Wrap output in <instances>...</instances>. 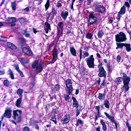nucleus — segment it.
I'll list each match as a JSON object with an SVG mask.
<instances>
[{
  "mask_svg": "<svg viewBox=\"0 0 131 131\" xmlns=\"http://www.w3.org/2000/svg\"><path fill=\"white\" fill-rule=\"evenodd\" d=\"M7 47H8V48L11 50H16V49H17L16 46H15V45L11 42H8Z\"/></svg>",
  "mask_w": 131,
  "mask_h": 131,
  "instance_id": "6ab92c4d",
  "label": "nucleus"
},
{
  "mask_svg": "<svg viewBox=\"0 0 131 131\" xmlns=\"http://www.w3.org/2000/svg\"><path fill=\"white\" fill-rule=\"evenodd\" d=\"M56 91H59L60 88L59 87V85H56L55 86Z\"/></svg>",
  "mask_w": 131,
  "mask_h": 131,
  "instance_id": "e2e57ef3",
  "label": "nucleus"
},
{
  "mask_svg": "<svg viewBox=\"0 0 131 131\" xmlns=\"http://www.w3.org/2000/svg\"><path fill=\"white\" fill-rule=\"evenodd\" d=\"M22 114V111L20 110H14L13 111V119L15 121L19 122L21 121V115Z\"/></svg>",
  "mask_w": 131,
  "mask_h": 131,
  "instance_id": "0eeeda50",
  "label": "nucleus"
},
{
  "mask_svg": "<svg viewBox=\"0 0 131 131\" xmlns=\"http://www.w3.org/2000/svg\"><path fill=\"white\" fill-rule=\"evenodd\" d=\"M19 21L22 25H25V24H26V20H25V19L23 17L20 18Z\"/></svg>",
  "mask_w": 131,
  "mask_h": 131,
  "instance_id": "c9c22d12",
  "label": "nucleus"
},
{
  "mask_svg": "<svg viewBox=\"0 0 131 131\" xmlns=\"http://www.w3.org/2000/svg\"><path fill=\"white\" fill-rule=\"evenodd\" d=\"M91 3H92V0H87V5H88V6H90Z\"/></svg>",
  "mask_w": 131,
  "mask_h": 131,
  "instance_id": "052dcab7",
  "label": "nucleus"
},
{
  "mask_svg": "<svg viewBox=\"0 0 131 131\" xmlns=\"http://www.w3.org/2000/svg\"><path fill=\"white\" fill-rule=\"evenodd\" d=\"M124 47H125L127 52H130L131 51L130 44H128V43L124 44Z\"/></svg>",
  "mask_w": 131,
  "mask_h": 131,
  "instance_id": "f704fd0d",
  "label": "nucleus"
},
{
  "mask_svg": "<svg viewBox=\"0 0 131 131\" xmlns=\"http://www.w3.org/2000/svg\"><path fill=\"white\" fill-rule=\"evenodd\" d=\"M66 88L68 91V95H71L73 92V87L72 86V81L70 79L66 80Z\"/></svg>",
  "mask_w": 131,
  "mask_h": 131,
  "instance_id": "6e6552de",
  "label": "nucleus"
},
{
  "mask_svg": "<svg viewBox=\"0 0 131 131\" xmlns=\"http://www.w3.org/2000/svg\"><path fill=\"white\" fill-rule=\"evenodd\" d=\"M32 67L33 69H35L36 73H40L42 70H43V68L41 63L38 62V61L35 60L32 64Z\"/></svg>",
  "mask_w": 131,
  "mask_h": 131,
  "instance_id": "f03ea898",
  "label": "nucleus"
},
{
  "mask_svg": "<svg viewBox=\"0 0 131 131\" xmlns=\"http://www.w3.org/2000/svg\"><path fill=\"white\" fill-rule=\"evenodd\" d=\"M97 20H98V18H97V16H96V15L93 12L90 13L89 15V23L88 26H91V25H94V24H95L97 23Z\"/></svg>",
  "mask_w": 131,
  "mask_h": 131,
  "instance_id": "39448f33",
  "label": "nucleus"
},
{
  "mask_svg": "<svg viewBox=\"0 0 131 131\" xmlns=\"http://www.w3.org/2000/svg\"><path fill=\"white\" fill-rule=\"evenodd\" d=\"M35 85V83H34V82H31L30 84L31 89H32Z\"/></svg>",
  "mask_w": 131,
  "mask_h": 131,
  "instance_id": "864d4df0",
  "label": "nucleus"
},
{
  "mask_svg": "<svg viewBox=\"0 0 131 131\" xmlns=\"http://www.w3.org/2000/svg\"><path fill=\"white\" fill-rule=\"evenodd\" d=\"M70 51L71 52V54L74 56V57H76V50L74 48V47H71L70 48Z\"/></svg>",
  "mask_w": 131,
  "mask_h": 131,
  "instance_id": "5701e85b",
  "label": "nucleus"
},
{
  "mask_svg": "<svg viewBox=\"0 0 131 131\" xmlns=\"http://www.w3.org/2000/svg\"><path fill=\"white\" fill-rule=\"evenodd\" d=\"M11 5L13 11H16V2H11Z\"/></svg>",
  "mask_w": 131,
  "mask_h": 131,
  "instance_id": "58836bf2",
  "label": "nucleus"
},
{
  "mask_svg": "<svg viewBox=\"0 0 131 131\" xmlns=\"http://www.w3.org/2000/svg\"><path fill=\"white\" fill-rule=\"evenodd\" d=\"M35 128L36 129H37V130L39 129V126H38V125L35 124Z\"/></svg>",
  "mask_w": 131,
  "mask_h": 131,
  "instance_id": "680f3d73",
  "label": "nucleus"
},
{
  "mask_svg": "<svg viewBox=\"0 0 131 131\" xmlns=\"http://www.w3.org/2000/svg\"><path fill=\"white\" fill-rule=\"evenodd\" d=\"M79 114H80V112H79V111L77 110L76 111V116H78V115H79Z\"/></svg>",
  "mask_w": 131,
  "mask_h": 131,
  "instance_id": "bf43d9fd",
  "label": "nucleus"
},
{
  "mask_svg": "<svg viewBox=\"0 0 131 131\" xmlns=\"http://www.w3.org/2000/svg\"><path fill=\"white\" fill-rule=\"evenodd\" d=\"M79 57H80V60H81V58L82 57V50H80V53H79Z\"/></svg>",
  "mask_w": 131,
  "mask_h": 131,
  "instance_id": "4d7b16f0",
  "label": "nucleus"
},
{
  "mask_svg": "<svg viewBox=\"0 0 131 131\" xmlns=\"http://www.w3.org/2000/svg\"><path fill=\"white\" fill-rule=\"evenodd\" d=\"M116 41L117 42H122L123 41H126L127 38H126V35L122 32H120L119 34L115 36Z\"/></svg>",
  "mask_w": 131,
  "mask_h": 131,
  "instance_id": "20e7f679",
  "label": "nucleus"
},
{
  "mask_svg": "<svg viewBox=\"0 0 131 131\" xmlns=\"http://www.w3.org/2000/svg\"><path fill=\"white\" fill-rule=\"evenodd\" d=\"M100 123L102 126V129L104 131L107 130V125H106V123H105V122H104L103 119H101L100 120Z\"/></svg>",
  "mask_w": 131,
  "mask_h": 131,
  "instance_id": "412c9836",
  "label": "nucleus"
},
{
  "mask_svg": "<svg viewBox=\"0 0 131 131\" xmlns=\"http://www.w3.org/2000/svg\"><path fill=\"white\" fill-rule=\"evenodd\" d=\"M51 120L53 121L55 124H57V119H56V117H55V116L53 117H51Z\"/></svg>",
  "mask_w": 131,
  "mask_h": 131,
  "instance_id": "37998d69",
  "label": "nucleus"
},
{
  "mask_svg": "<svg viewBox=\"0 0 131 131\" xmlns=\"http://www.w3.org/2000/svg\"><path fill=\"white\" fill-rule=\"evenodd\" d=\"M121 16L122 14H120V13H118V15L117 16V19H118V22H119V20H120V18H121Z\"/></svg>",
  "mask_w": 131,
  "mask_h": 131,
  "instance_id": "8fccbe9b",
  "label": "nucleus"
},
{
  "mask_svg": "<svg viewBox=\"0 0 131 131\" xmlns=\"http://www.w3.org/2000/svg\"><path fill=\"white\" fill-rule=\"evenodd\" d=\"M92 9L93 11L101 13H105V11H106V8L103 6L100 5L96 2L94 3Z\"/></svg>",
  "mask_w": 131,
  "mask_h": 131,
  "instance_id": "7ed1b4c3",
  "label": "nucleus"
},
{
  "mask_svg": "<svg viewBox=\"0 0 131 131\" xmlns=\"http://www.w3.org/2000/svg\"><path fill=\"white\" fill-rule=\"evenodd\" d=\"M130 81V77L127 76L126 74L123 75V83L122 91L124 92H128L129 91V82Z\"/></svg>",
  "mask_w": 131,
  "mask_h": 131,
  "instance_id": "f257e3e1",
  "label": "nucleus"
},
{
  "mask_svg": "<svg viewBox=\"0 0 131 131\" xmlns=\"http://www.w3.org/2000/svg\"><path fill=\"white\" fill-rule=\"evenodd\" d=\"M72 100H73V105L74 107H75V108H78L79 105L78 104V102H77V100H76V98L74 97H72Z\"/></svg>",
  "mask_w": 131,
  "mask_h": 131,
  "instance_id": "f3484780",
  "label": "nucleus"
},
{
  "mask_svg": "<svg viewBox=\"0 0 131 131\" xmlns=\"http://www.w3.org/2000/svg\"><path fill=\"white\" fill-rule=\"evenodd\" d=\"M22 103V98L19 97L15 102V106L18 108L21 107V103Z\"/></svg>",
  "mask_w": 131,
  "mask_h": 131,
  "instance_id": "a211bd4d",
  "label": "nucleus"
},
{
  "mask_svg": "<svg viewBox=\"0 0 131 131\" xmlns=\"http://www.w3.org/2000/svg\"><path fill=\"white\" fill-rule=\"evenodd\" d=\"M14 67L16 70L17 71V72L20 74V75L23 77L24 76L23 75V72H22V71H21V70L19 68V66L18 64H15Z\"/></svg>",
  "mask_w": 131,
  "mask_h": 131,
  "instance_id": "aec40b11",
  "label": "nucleus"
},
{
  "mask_svg": "<svg viewBox=\"0 0 131 131\" xmlns=\"http://www.w3.org/2000/svg\"><path fill=\"white\" fill-rule=\"evenodd\" d=\"M69 15V13H68V11H62L61 13V17L62 18V19L66 21V19H67V17H68V15Z\"/></svg>",
  "mask_w": 131,
  "mask_h": 131,
  "instance_id": "dca6fc26",
  "label": "nucleus"
},
{
  "mask_svg": "<svg viewBox=\"0 0 131 131\" xmlns=\"http://www.w3.org/2000/svg\"><path fill=\"white\" fill-rule=\"evenodd\" d=\"M12 108L11 107H6L5 110V113H4V117L6 118H11L12 117Z\"/></svg>",
  "mask_w": 131,
  "mask_h": 131,
  "instance_id": "1a4fd4ad",
  "label": "nucleus"
},
{
  "mask_svg": "<svg viewBox=\"0 0 131 131\" xmlns=\"http://www.w3.org/2000/svg\"><path fill=\"white\" fill-rule=\"evenodd\" d=\"M19 61H20V62H21V63H27V62H28V59H27V58H25L24 57H21L20 58H19Z\"/></svg>",
  "mask_w": 131,
  "mask_h": 131,
  "instance_id": "72a5a7b5",
  "label": "nucleus"
},
{
  "mask_svg": "<svg viewBox=\"0 0 131 131\" xmlns=\"http://www.w3.org/2000/svg\"><path fill=\"white\" fill-rule=\"evenodd\" d=\"M84 51H89V47H87V46H85L84 47Z\"/></svg>",
  "mask_w": 131,
  "mask_h": 131,
  "instance_id": "774afa93",
  "label": "nucleus"
},
{
  "mask_svg": "<svg viewBox=\"0 0 131 131\" xmlns=\"http://www.w3.org/2000/svg\"><path fill=\"white\" fill-rule=\"evenodd\" d=\"M53 43L51 42L50 43V45L48 46V50H49V51H51V48H53Z\"/></svg>",
  "mask_w": 131,
  "mask_h": 131,
  "instance_id": "5fc2aeb1",
  "label": "nucleus"
},
{
  "mask_svg": "<svg viewBox=\"0 0 131 131\" xmlns=\"http://www.w3.org/2000/svg\"><path fill=\"white\" fill-rule=\"evenodd\" d=\"M50 6H51V4H50V0H47L45 5V11H48L49 10V8H50Z\"/></svg>",
  "mask_w": 131,
  "mask_h": 131,
  "instance_id": "473e14b6",
  "label": "nucleus"
},
{
  "mask_svg": "<svg viewBox=\"0 0 131 131\" xmlns=\"http://www.w3.org/2000/svg\"><path fill=\"white\" fill-rule=\"evenodd\" d=\"M116 60H117V62H118V63H119V62H120V61H121V56H120V55H118L117 56Z\"/></svg>",
  "mask_w": 131,
  "mask_h": 131,
  "instance_id": "49530a36",
  "label": "nucleus"
},
{
  "mask_svg": "<svg viewBox=\"0 0 131 131\" xmlns=\"http://www.w3.org/2000/svg\"><path fill=\"white\" fill-rule=\"evenodd\" d=\"M5 86L8 87L10 85V81L8 80H5L3 82Z\"/></svg>",
  "mask_w": 131,
  "mask_h": 131,
  "instance_id": "ea45409f",
  "label": "nucleus"
},
{
  "mask_svg": "<svg viewBox=\"0 0 131 131\" xmlns=\"http://www.w3.org/2000/svg\"><path fill=\"white\" fill-rule=\"evenodd\" d=\"M124 43H116L117 47L116 48V50H118V49H121L122 50L123 49V47H124Z\"/></svg>",
  "mask_w": 131,
  "mask_h": 131,
  "instance_id": "393cba45",
  "label": "nucleus"
},
{
  "mask_svg": "<svg viewBox=\"0 0 131 131\" xmlns=\"http://www.w3.org/2000/svg\"><path fill=\"white\" fill-rule=\"evenodd\" d=\"M63 27H64V23L62 21H60L59 23H58V27H57L58 30H59H59H62Z\"/></svg>",
  "mask_w": 131,
  "mask_h": 131,
  "instance_id": "b1692460",
  "label": "nucleus"
},
{
  "mask_svg": "<svg viewBox=\"0 0 131 131\" xmlns=\"http://www.w3.org/2000/svg\"><path fill=\"white\" fill-rule=\"evenodd\" d=\"M124 5L125 7H126L127 8H129L130 7V5H129V3L128 2H125Z\"/></svg>",
  "mask_w": 131,
  "mask_h": 131,
  "instance_id": "3c124183",
  "label": "nucleus"
},
{
  "mask_svg": "<svg viewBox=\"0 0 131 131\" xmlns=\"http://www.w3.org/2000/svg\"><path fill=\"white\" fill-rule=\"evenodd\" d=\"M23 130L24 131H30V129L27 126L24 127Z\"/></svg>",
  "mask_w": 131,
  "mask_h": 131,
  "instance_id": "603ef678",
  "label": "nucleus"
},
{
  "mask_svg": "<svg viewBox=\"0 0 131 131\" xmlns=\"http://www.w3.org/2000/svg\"><path fill=\"white\" fill-rule=\"evenodd\" d=\"M57 8H61L62 7V1H58L56 5Z\"/></svg>",
  "mask_w": 131,
  "mask_h": 131,
  "instance_id": "c03bdc74",
  "label": "nucleus"
},
{
  "mask_svg": "<svg viewBox=\"0 0 131 131\" xmlns=\"http://www.w3.org/2000/svg\"><path fill=\"white\" fill-rule=\"evenodd\" d=\"M82 72H83L84 73H85V72H86V69L85 68H83L82 69Z\"/></svg>",
  "mask_w": 131,
  "mask_h": 131,
  "instance_id": "338daca9",
  "label": "nucleus"
},
{
  "mask_svg": "<svg viewBox=\"0 0 131 131\" xmlns=\"http://www.w3.org/2000/svg\"><path fill=\"white\" fill-rule=\"evenodd\" d=\"M122 81V78L120 77H117L115 80V82H116L117 85H119V84H120Z\"/></svg>",
  "mask_w": 131,
  "mask_h": 131,
  "instance_id": "bb28decb",
  "label": "nucleus"
},
{
  "mask_svg": "<svg viewBox=\"0 0 131 131\" xmlns=\"http://www.w3.org/2000/svg\"><path fill=\"white\" fill-rule=\"evenodd\" d=\"M9 77L11 79H15V76H14V73L10 69L9 70Z\"/></svg>",
  "mask_w": 131,
  "mask_h": 131,
  "instance_id": "cd10ccee",
  "label": "nucleus"
},
{
  "mask_svg": "<svg viewBox=\"0 0 131 131\" xmlns=\"http://www.w3.org/2000/svg\"><path fill=\"white\" fill-rule=\"evenodd\" d=\"M69 121H70V116H69V115H66L63 116L61 119L62 123L63 124L68 123Z\"/></svg>",
  "mask_w": 131,
  "mask_h": 131,
  "instance_id": "2eb2a0df",
  "label": "nucleus"
},
{
  "mask_svg": "<svg viewBox=\"0 0 131 131\" xmlns=\"http://www.w3.org/2000/svg\"><path fill=\"white\" fill-rule=\"evenodd\" d=\"M106 67L108 71H109V72H111V71H112V68L110 66V65L107 64Z\"/></svg>",
  "mask_w": 131,
  "mask_h": 131,
  "instance_id": "09e8293b",
  "label": "nucleus"
},
{
  "mask_svg": "<svg viewBox=\"0 0 131 131\" xmlns=\"http://www.w3.org/2000/svg\"><path fill=\"white\" fill-rule=\"evenodd\" d=\"M95 121H97L98 120V118L100 117V112H97L95 114Z\"/></svg>",
  "mask_w": 131,
  "mask_h": 131,
  "instance_id": "a19ab883",
  "label": "nucleus"
},
{
  "mask_svg": "<svg viewBox=\"0 0 131 131\" xmlns=\"http://www.w3.org/2000/svg\"><path fill=\"white\" fill-rule=\"evenodd\" d=\"M22 33L26 37H30V34L26 30H23Z\"/></svg>",
  "mask_w": 131,
  "mask_h": 131,
  "instance_id": "2f4dec72",
  "label": "nucleus"
},
{
  "mask_svg": "<svg viewBox=\"0 0 131 131\" xmlns=\"http://www.w3.org/2000/svg\"><path fill=\"white\" fill-rule=\"evenodd\" d=\"M98 99H99V100H104L105 99V94L99 93Z\"/></svg>",
  "mask_w": 131,
  "mask_h": 131,
  "instance_id": "e433bc0d",
  "label": "nucleus"
},
{
  "mask_svg": "<svg viewBox=\"0 0 131 131\" xmlns=\"http://www.w3.org/2000/svg\"><path fill=\"white\" fill-rule=\"evenodd\" d=\"M23 52L25 54H26V55L30 56L31 57H32V56H33V53H32V51H31V49L27 48L26 47H24L23 48Z\"/></svg>",
  "mask_w": 131,
  "mask_h": 131,
  "instance_id": "ddd939ff",
  "label": "nucleus"
},
{
  "mask_svg": "<svg viewBox=\"0 0 131 131\" xmlns=\"http://www.w3.org/2000/svg\"><path fill=\"white\" fill-rule=\"evenodd\" d=\"M6 72H5V70H0V75H4Z\"/></svg>",
  "mask_w": 131,
  "mask_h": 131,
  "instance_id": "6e6d98bb",
  "label": "nucleus"
},
{
  "mask_svg": "<svg viewBox=\"0 0 131 131\" xmlns=\"http://www.w3.org/2000/svg\"><path fill=\"white\" fill-rule=\"evenodd\" d=\"M24 11H25V12H29V8H28V7L26 8L24 10Z\"/></svg>",
  "mask_w": 131,
  "mask_h": 131,
  "instance_id": "69168bd1",
  "label": "nucleus"
},
{
  "mask_svg": "<svg viewBox=\"0 0 131 131\" xmlns=\"http://www.w3.org/2000/svg\"><path fill=\"white\" fill-rule=\"evenodd\" d=\"M16 21H17V19L15 18V17H10L8 18L7 23L11 24L12 23H14V22H16Z\"/></svg>",
  "mask_w": 131,
  "mask_h": 131,
  "instance_id": "4be33fe9",
  "label": "nucleus"
},
{
  "mask_svg": "<svg viewBox=\"0 0 131 131\" xmlns=\"http://www.w3.org/2000/svg\"><path fill=\"white\" fill-rule=\"evenodd\" d=\"M70 99V97H69V94L66 95H64V99L66 101V102H68Z\"/></svg>",
  "mask_w": 131,
  "mask_h": 131,
  "instance_id": "a18cd8bd",
  "label": "nucleus"
},
{
  "mask_svg": "<svg viewBox=\"0 0 131 131\" xmlns=\"http://www.w3.org/2000/svg\"><path fill=\"white\" fill-rule=\"evenodd\" d=\"M86 37L88 39H92V38L93 37V35L92 33H88L86 34Z\"/></svg>",
  "mask_w": 131,
  "mask_h": 131,
  "instance_id": "79ce46f5",
  "label": "nucleus"
},
{
  "mask_svg": "<svg viewBox=\"0 0 131 131\" xmlns=\"http://www.w3.org/2000/svg\"><path fill=\"white\" fill-rule=\"evenodd\" d=\"M17 94L19 98H23V90L18 89L17 91Z\"/></svg>",
  "mask_w": 131,
  "mask_h": 131,
  "instance_id": "a878e982",
  "label": "nucleus"
},
{
  "mask_svg": "<svg viewBox=\"0 0 131 131\" xmlns=\"http://www.w3.org/2000/svg\"><path fill=\"white\" fill-rule=\"evenodd\" d=\"M104 105L106 108V109H109L110 108V102H109V101L106 100L104 101Z\"/></svg>",
  "mask_w": 131,
  "mask_h": 131,
  "instance_id": "7c9ffc66",
  "label": "nucleus"
},
{
  "mask_svg": "<svg viewBox=\"0 0 131 131\" xmlns=\"http://www.w3.org/2000/svg\"><path fill=\"white\" fill-rule=\"evenodd\" d=\"M104 32L101 30H99L98 32V38H102L103 37V36L104 35Z\"/></svg>",
  "mask_w": 131,
  "mask_h": 131,
  "instance_id": "c756f323",
  "label": "nucleus"
},
{
  "mask_svg": "<svg viewBox=\"0 0 131 131\" xmlns=\"http://www.w3.org/2000/svg\"><path fill=\"white\" fill-rule=\"evenodd\" d=\"M77 122H78V123H82V120H81V119H78L77 120Z\"/></svg>",
  "mask_w": 131,
  "mask_h": 131,
  "instance_id": "0e129e2a",
  "label": "nucleus"
},
{
  "mask_svg": "<svg viewBox=\"0 0 131 131\" xmlns=\"http://www.w3.org/2000/svg\"><path fill=\"white\" fill-rule=\"evenodd\" d=\"M50 17H51V14H49L48 18L46 19V22L45 23V27L44 28V30L46 33H49V30H51V25L48 23L49 20H50Z\"/></svg>",
  "mask_w": 131,
  "mask_h": 131,
  "instance_id": "9d476101",
  "label": "nucleus"
},
{
  "mask_svg": "<svg viewBox=\"0 0 131 131\" xmlns=\"http://www.w3.org/2000/svg\"><path fill=\"white\" fill-rule=\"evenodd\" d=\"M104 114L107 118H108V119L110 120V121L115 124L116 128V129H117L118 128V127L117 126V123H116V121H115V120H114V117H113L112 116L109 115V114L106 112H104Z\"/></svg>",
  "mask_w": 131,
  "mask_h": 131,
  "instance_id": "f8f14e48",
  "label": "nucleus"
},
{
  "mask_svg": "<svg viewBox=\"0 0 131 131\" xmlns=\"http://www.w3.org/2000/svg\"><path fill=\"white\" fill-rule=\"evenodd\" d=\"M125 6L123 5L121 8V10L119 13V14H120L121 15H124L125 14Z\"/></svg>",
  "mask_w": 131,
  "mask_h": 131,
  "instance_id": "c85d7f7f",
  "label": "nucleus"
},
{
  "mask_svg": "<svg viewBox=\"0 0 131 131\" xmlns=\"http://www.w3.org/2000/svg\"><path fill=\"white\" fill-rule=\"evenodd\" d=\"M85 62L89 68H95V58L94 55H91L85 59Z\"/></svg>",
  "mask_w": 131,
  "mask_h": 131,
  "instance_id": "423d86ee",
  "label": "nucleus"
},
{
  "mask_svg": "<svg viewBox=\"0 0 131 131\" xmlns=\"http://www.w3.org/2000/svg\"><path fill=\"white\" fill-rule=\"evenodd\" d=\"M95 109L97 110V112H100V106H96Z\"/></svg>",
  "mask_w": 131,
  "mask_h": 131,
  "instance_id": "13d9d810",
  "label": "nucleus"
},
{
  "mask_svg": "<svg viewBox=\"0 0 131 131\" xmlns=\"http://www.w3.org/2000/svg\"><path fill=\"white\" fill-rule=\"evenodd\" d=\"M106 71L104 69V67H100L99 68V73L98 74V76L99 77H106Z\"/></svg>",
  "mask_w": 131,
  "mask_h": 131,
  "instance_id": "4468645a",
  "label": "nucleus"
},
{
  "mask_svg": "<svg viewBox=\"0 0 131 131\" xmlns=\"http://www.w3.org/2000/svg\"><path fill=\"white\" fill-rule=\"evenodd\" d=\"M52 56L53 58L51 61V63L53 64L54 62H56V61H57V59H58V50L57 49V48H54L53 50Z\"/></svg>",
  "mask_w": 131,
  "mask_h": 131,
  "instance_id": "9b49d317",
  "label": "nucleus"
},
{
  "mask_svg": "<svg viewBox=\"0 0 131 131\" xmlns=\"http://www.w3.org/2000/svg\"><path fill=\"white\" fill-rule=\"evenodd\" d=\"M51 14H53V16H56V15H57V10H56V9H55V8L52 7V10L51 13H50L49 14V15H50V16H51Z\"/></svg>",
  "mask_w": 131,
  "mask_h": 131,
  "instance_id": "4c0bfd02",
  "label": "nucleus"
},
{
  "mask_svg": "<svg viewBox=\"0 0 131 131\" xmlns=\"http://www.w3.org/2000/svg\"><path fill=\"white\" fill-rule=\"evenodd\" d=\"M88 56H90V54H89L88 52H85V53H84L83 55H82V57L84 59L85 58H86V57H88Z\"/></svg>",
  "mask_w": 131,
  "mask_h": 131,
  "instance_id": "de8ad7c7",
  "label": "nucleus"
}]
</instances>
